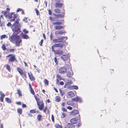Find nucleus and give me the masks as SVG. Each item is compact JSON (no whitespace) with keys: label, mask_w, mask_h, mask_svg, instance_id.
Segmentation results:
<instances>
[{"label":"nucleus","mask_w":128,"mask_h":128,"mask_svg":"<svg viewBox=\"0 0 128 128\" xmlns=\"http://www.w3.org/2000/svg\"><path fill=\"white\" fill-rule=\"evenodd\" d=\"M50 38L51 40H52L53 38V36L52 33H51L50 34Z\"/></svg>","instance_id":"obj_54"},{"label":"nucleus","mask_w":128,"mask_h":128,"mask_svg":"<svg viewBox=\"0 0 128 128\" xmlns=\"http://www.w3.org/2000/svg\"><path fill=\"white\" fill-rule=\"evenodd\" d=\"M72 123H68L67 124V127L69 128H74L75 125Z\"/></svg>","instance_id":"obj_21"},{"label":"nucleus","mask_w":128,"mask_h":128,"mask_svg":"<svg viewBox=\"0 0 128 128\" xmlns=\"http://www.w3.org/2000/svg\"><path fill=\"white\" fill-rule=\"evenodd\" d=\"M62 111L64 112H67L66 110L64 108H62Z\"/></svg>","instance_id":"obj_51"},{"label":"nucleus","mask_w":128,"mask_h":128,"mask_svg":"<svg viewBox=\"0 0 128 128\" xmlns=\"http://www.w3.org/2000/svg\"><path fill=\"white\" fill-rule=\"evenodd\" d=\"M22 42V40L19 36L18 39H16L15 41V45L16 46L18 47L20 46V44Z\"/></svg>","instance_id":"obj_14"},{"label":"nucleus","mask_w":128,"mask_h":128,"mask_svg":"<svg viewBox=\"0 0 128 128\" xmlns=\"http://www.w3.org/2000/svg\"><path fill=\"white\" fill-rule=\"evenodd\" d=\"M43 37L44 38V39L46 40V36H45V34L44 33L43 34Z\"/></svg>","instance_id":"obj_63"},{"label":"nucleus","mask_w":128,"mask_h":128,"mask_svg":"<svg viewBox=\"0 0 128 128\" xmlns=\"http://www.w3.org/2000/svg\"><path fill=\"white\" fill-rule=\"evenodd\" d=\"M54 62L56 63V64L57 65L58 64V62L57 60V58L56 57H55L54 58Z\"/></svg>","instance_id":"obj_43"},{"label":"nucleus","mask_w":128,"mask_h":128,"mask_svg":"<svg viewBox=\"0 0 128 128\" xmlns=\"http://www.w3.org/2000/svg\"><path fill=\"white\" fill-rule=\"evenodd\" d=\"M15 50V49H10L9 50V51L10 52H14V50Z\"/></svg>","instance_id":"obj_52"},{"label":"nucleus","mask_w":128,"mask_h":128,"mask_svg":"<svg viewBox=\"0 0 128 128\" xmlns=\"http://www.w3.org/2000/svg\"><path fill=\"white\" fill-rule=\"evenodd\" d=\"M52 51L54 52L55 54L60 56L62 55L64 53L63 51L60 50L58 49L55 50L54 49L53 50H52Z\"/></svg>","instance_id":"obj_10"},{"label":"nucleus","mask_w":128,"mask_h":128,"mask_svg":"<svg viewBox=\"0 0 128 128\" xmlns=\"http://www.w3.org/2000/svg\"><path fill=\"white\" fill-rule=\"evenodd\" d=\"M20 20V19L19 18H18L16 19L14 23L12 24V26H18L20 27H21V24H19V21Z\"/></svg>","instance_id":"obj_16"},{"label":"nucleus","mask_w":128,"mask_h":128,"mask_svg":"<svg viewBox=\"0 0 128 128\" xmlns=\"http://www.w3.org/2000/svg\"><path fill=\"white\" fill-rule=\"evenodd\" d=\"M78 119L76 118H73L70 120V122L72 124H76L77 122Z\"/></svg>","instance_id":"obj_18"},{"label":"nucleus","mask_w":128,"mask_h":128,"mask_svg":"<svg viewBox=\"0 0 128 128\" xmlns=\"http://www.w3.org/2000/svg\"><path fill=\"white\" fill-rule=\"evenodd\" d=\"M54 13L53 15L57 18H62L64 16L65 12L64 11L61 12L60 10L58 9H55L54 10Z\"/></svg>","instance_id":"obj_2"},{"label":"nucleus","mask_w":128,"mask_h":128,"mask_svg":"<svg viewBox=\"0 0 128 128\" xmlns=\"http://www.w3.org/2000/svg\"><path fill=\"white\" fill-rule=\"evenodd\" d=\"M66 33L65 31L64 30H58L55 32V34L56 36H58L59 35H62Z\"/></svg>","instance_id":"obj_12"},{"label":"nucleus","mask_w":128,"mask_h":128,"mask_svg":"<svg viewBox=\"0 0 128 128\" xmlns=\"http://www.w3.org/2000/svg\"><path fill=\"white\" fill-rule=\"evenodd\" d=\"M50 20L52 22H54L56 21V19L55 18H52L51 16L49 17Z\"/></svg>","instance_id":"obj_36"},{"label":"nucleus","mask_w":128,"mask_h":128,"mask_svg":"<svg viewBox=\"0 0 128 128\" xmlns=\"http://www.w3.org/2000/svg\"><path fill=\"white\" fill-rule=\"evenodd\" d=\"M51 119L52 120V121L53 123L54 122V116L53 114L51 116Z\"/></svg>","instance_id":"obj_44"},{"label":"nucleus","mask_w":128,"mask_h":128,"mask_svg":"<svg viewBox=\"0 0 128 128\" xmlns=\"http://www.w3.org/2000/svg\"><path fill=\"white\" fill-rule=\"evenodd\" d=\"M6 37V35L4 34L1 36L0 37V38L2 40L3 38H5Z\"/></svg>","instance_id":"obj_45"},{"label":"nucleus","mask_w":128,"mask_h":128,"mask_svg":"<svg viewBox=\"0 0 128 128\" xmlns=\"http://www.w3.org/2000/svg\"><path fill=\"white\" fill-rule=\"evenodd\" d=\"M18 113L20 114H22V110L20 108H18L17 110Z\"/></svg>","instance_id":"obj_28"},{"label":"nucleus","mask_w":128,"mask_h":128,"mask_svg":"<svg viewBox=\"0 0 128 128\" xmlns=\"http://www.w3.org/2000/svg\"><path fill=\"white\" fill-rule=\"evenodd\" d=\"M35 10H36V13L37 15H38L39 11L36 9H35Z\"/></svg>","instance_id":"obj_59"},{"label":"nucleus","mask_w":128,"mask_h":128,"mask_svg":"<svg viewBox=\"0 0 128 128\" xmlns=\"http://www.w3.org/2000/svg\"><path fill=\"white\" fill-rule=\"evenodd\" d=\"M28 18L27 17H24V18L23 19V21L25 22H28V20H27Z\"/></svg>","instance_id":"obj_48"},{"label":"nucleus","mask_w":128,"mask_h":128,"mask_svg":"<svg viewBox=\"0 0 128 128\" xmlns=\"http://www.w3.org/2000/svg\"><path fill=\"white\" fill-rule=\"evenodd\" d=\"M31 93L34 96V98L36 100L37 106L38 108L40 110H43L44 106V104L42 100L40 101V99L35 94L34 92L33 89H31L30 90Z\"/></svg>","instance_id":"obj_1"},{"label":"nucleus","mask_w":128,"mask_h":128,"mask_svg":"<svg viewBox=\"0 0 128 128\" xmlns=\"http://www.w3.org/2000/svg\"><path fill=\"white\" fill-rule=\"evenodd\" d=\"M59 91L61 95V96H62L63 95L65 94V92H64L63 90H62L60 89H59Z\"/></svg>","instance_id":"obj_34"},{"label":"nucleus","mask_w":128,"mask_h":128,"mask_svg":"<svg viewBox=\"0 0 128 128\" xmlns=\"http://www.w3.org/2000/svg\"><path fill=\"white\" fill-rule=\"evenodd\" d=\"M22 10V9H21L18 8L17 10H16V12H19L20 11H21Z\"/></svg>","instance_id":"obj_62"},{"label":"nucleus","mask_w":128,"mask_h":128,"mask_svg":"<svg viewBox=\"0 0 128 128\" xmlns=\"http://www.w3.org/2000/svg\"><path fill=\"white\" fill-rule=\"evenodd\" d=\"M56 128H62V126L58 124H56L54 125Z\"/></svg>","instance_id":"obj_30"},{"label":"nucleus","mask_w":128,"mask_h":128,"mask_svg":"<svg viewBox=\"0 0 128 128\" xmlns=\"http://www.w3.org/2000/svg\"><path fill=\"white\" fill-rule=\"evenodd\" d=\"M4 98L3 97H2V96H0V100L1 102H3L4 101Z\"/></svg>","instance_id":"obj_49"},{"label":"nucleus","mask_w":128,"mask_h":128,"mask_svg":"<svg viewBox=\"0 0 128 128\" xmlns=\"http://www.w3.org/2000/svg\"><path fill=\"white\" fill-rule=\"evenodd\" d=\"M23 32L25 34H27L28 33V31L26 30V29H24L23 30Z\"/></svg>","instance_id":"obj_50"},{"label":"nucleus","mask_w":128,"mask_h":128,"mask_svg":"<svg viewBox=\"0 0 128 128\" xmlns=\"http://www.w3.org/2000/svg\"><path fill=\"white\" fill-rule=\"evenodd\" d=\"M71 88L72 89L77 90L78 88L77 86H72L71 87Z\"/></svg>","instance_id":"obj_35"},{"label":"nucleus","mask_w":128,"mask_h":128,"mask_svg":"<svg viewBox=\"0 0 128 128\" xmlns=\"http://www.w3.org/2000/svg\"><path fill=\"white\" fill-rule=\"evenodd\" d=\"M44 107L43 108H44ZM42 110H43V111L45 113H46V110H47V114H50V112L49 111V110L48 109V107L47 106H46L45 108L44 109H43Z\"/></svg>","instance_id":"obj_23"},{"label":"nucleus","mask_w":128,"mask_h":128,"mask_svg":"<svg viewBox=\"0 0 128 128\" xmlns=\"http://www.w3.org/2000/svg\"><path fill=\"white\" fill-rule=\"evenodd\" d=\"M28 116L29 117H32L33 116L32 114L30 113H29L28 114Z\"/></svg>","instance_id":"obj_58"},{"label":"nucleus","mask_w":128,"mask_h":128,"mask_svg":"<svg viewBox=\"0 0 128 128\" xmlns=\"http://www.w3.org/2000/svg\"><path fill=\"white\" fill-rule=\"evenodd\" d=\"M48 12L49 14L50 15H51L52 14V12L50 10H48Z\"/></svg>","instance_id":"obj_55"},{"label":"nucleus","mask_w":128,"mask_h":128,"mask_svg":"<svg viewBox=\"0 0 128 128\" xmlns=\"http://www.w3.org/2000/svg\"><path fill=\"white\" fill-rule=\"evenodd\" d=\"M60 85H63L64 84V82L63 81H61L60 82Z\"/></svg>","instance_id":"obj_60"},{"label":"nucleus","mask_w":128,"mask_h":128,"mask_svg":"<svg viewBox=\"0 0 128 128\" xmlns=\"http://www.w3.org/2000/svg\"><path fill=\"white\" fill-rule=\"evenodd\" d=\"M17 69L22 76L23 78H27L26 72V71L23 72L22 69L19 67H18L17 68Z\"/></svg>","instance_id":"obj_6"},{"label":"nucleus","mask_w":128,"mask_h":128,"mask_svg":"<svg viewBox=\"0 0 128 128\" xmlns=\"http://www.w3.org/2000/svg\"><path fill=\"white\" fill-rule=\"evenodd\" d=\"M5 100L8 103H11L12 102V101L9 98H5Z\"/></svg>","instance_id":"obj_29"},{"label":"nucleus","mask_w":128,"mask_h":128,"mask_svg":"<svg viewBox=\"0 0 128 128\" xmlns=\"http://www.w3.org/2000/svg\"><path fill=\"white\" fill-rule=\"evenodd\" d=\"M6 69L8 70L9 72H10L11 71V68L10 67V66L8 64H6Z\"/></svg>","instance_id":"obj_31"},{"label":"nucleus","mask_w":128,"mask_h":128,"mask_svg":"<svg viewBox=\"0 0 128 128\" xmlns=\"http://www.w3.org/2000/svg\"><path fill=\"white\" fill-rule=\"evenodd\" d=\"M67 69L64 67H61L58 70L59 73L61 74L65 73L67 72Z\"/></svg>","instance_id":"obj_13"},{"label":"nucleus","mask_w":128,"mask_h":128,"mask_svg":"<svg viewBox=\"0 0 128 128\" xmlns=\"http://www.w3.org/2000/svg\"><path fill=\"white\" fill-rule=\"evenodd\" d=\"M6 58L10 57L8 59V62H13L14 61L16 62L17 61V60H16V58L15 55L13 54H9L6 56Z\"/></svg>","instance_id":"obj_5"},{"label":"nucleus","mask_w":128,"mask_h":128,"mask_svg":"<svg viewBox=\"0 0 128 128\" xmlns=\"http://www.w3.org/2000/svg\"><path fill=\"white\" fill-rule=\"evenodd\" d=\"M66 38V39L67 38V37L62 36L59 38L58 39H54L52 41L54 43L61 42H63V40Z\"/></svg>","instance_id":"obj_9"},{"label":"nucleus","mask_w":128,"mask_h":128,"mask_svg":"<svg viewBox=\"0 0 128 128\" xmlns=\"http://www.w3.org/2000/svg\"><path fill=\"white\" fill-rule=\"evenodd\" d=\"M69 57L70 56L68 54L62 55L60 57L64 61L68 60Z\"/></svg>","instance_id":"obj_15"},{"label":"nucleus","mask_w":128,"mask_h":128,"mask_svg":"<svg viewBox=\"0 0 128 128\" xmlns=\"http://www.w3.org/2000/svg\"><path fill=\"white\" fill-rule=\"evenodd\" d=\"M16 104H17L20 105L21 104V102H16Z\"/></svg>","instance_id":"obj_64"},{"label":"nucleus","mask_w":128,"mask_h":128,"mask_svg":"<svg viewBox=\"0 0 128 128\" xmlns=\"http://www.w3.org/2000/svg\"><path fill=\"white\" fill-rule=\"evenodd\" d=\"M19 36V35L18 36L15 34L12 35L9 38V40L10 42L13 43H14L16 40L18 39Z\"/></svg>","instance_id":"obj_8"},{"label":"nucleus","mask_w":128,"mask_h":128,"mask_svg":"<svg viewBox=\"0 0 128 128\" xmlns=\"http://www.w3.org/2000/svg\"><path fill=\"white\" fill-rule=\"evenodd\" d=\"M57 79L56 81L57 83H58L59 82V80H62V78L61 75L58 74L56 75Z\"/></svg>","instance_id":"obj_22"},{"label":"nucleus","mask_w":128,"mask_h":128,"mask_svg":"<svg viewBox=\"0 0 128 128\" xmlns=\"http://www.w3.org/2000/svg\"><path fill=\"white\" fill-rule=\"evenodd\" d=\"M66 114L64 112L62 113V115L61 116V118H64L66 117Z\"/></svg>","instance_id":"obj_42"},{"label":"nucleus","mask_w":128,"mask_h":128,"mask_svg":"<svg viewBox=\"0 0 128 128\" xmlns=\"http://www.w3.org/2000/svg\"><path fill=\"white\" fill-rule=\"evenodd\" d=\"M6 25L8 26L9 27L10 26H12V24H11L10 22H8V24H7Z\"/></svg>","instance_id":"obj_53"},{"label":"nucleus","mask_w":128,"mask_h":128,"mask_svg":"<svg viewBox=\"0 0 128 128\" xmlns=\"http://www.w3.org/2000/svg\"><path fill=\"white\" fill-rule=\"evenodd\" d=\"M67 83L68 84H72V81L71 80H68Z\"/></svg>","instance_id":"obj_46"},{"label":"nucleus","mask_w":128,"mask_h":128,"mask_svg":"<svg viewBox=\"0 0 128 128\" xmlns=\"http://www.w3.org/2000/svg\"><path fill=\"white\" fill-rule=\"evenodd\" d=\"M66 76L68 77H70L72 76V75L70 72H67Z\"/></svg>","instance_id":"obj_38"},{"label":"nucleus","mask_w":128,"mask_h":128,"mask_svg":"<svg viewBox=\"0 0 128 128\" xmlns=\"http://www.w3.org/2000/svg\"><path fill=\"white\" fill-rule=\"evenodd\" d=\"M71 101H67L66 102L67 104L68 105H70L73 106L74 108H75L76 106V105L74 103H71Z\"/></svg>","instance_id":"obj_25"},{"label":"nucleus","mask_w":128,"mask_h":128,"mask_svg":"<svg viewBox=\"0 0 128 128\" xmlns=\"http://www.w3.org/2000/svg\"><path fill=\"white\" fill-rule=\"evenodd\" d=\"M30 112L31 113H36V110L35 109H32L30 110Z\"/></svg>","instance_id":"obj_40"},{"label":"nucleus","mask_w":128,"mask_h":128,"mask_svg":"<svg viewBox=\"0 0 128 128\" xmlns=\"http://www.w3.org/2000/svg\"><path fill=\"white\" fill-rule=\"evenodd\" d=\"M20 27L18 26H12V28L13 32V34H14L17 35L20 32Z\"/></svg>","instance_id":"obj_4"},{"label":"nucleus","mask_w":128,"mask_h":128,"mask_svg":"<svg viewBox=\"0 0 128 128\" xmlns=\"http://www.w3.org/2000/svg\"><path fill=\"white\" fill-rule=\"evenodd\" d=\"M17 91L19 97H21L22 96V95L21 90L20 89H18L17 90Z\"/></svg>","instance_id":"obj_27"},{"label":"nucleus","mask_w":128,"mask_h":128,"mask_svg":"<svg viewBox=\"0 0 128 128\" xmlns=\"http://www.w3.org/2000/svg\"><path fill=\"white\" fill-rule=\"evenodd\" d=\"M65 102H64L62 103L61 105L63 107H64L65 106Z\"/></svg>","instance_id":"obj_57"},{"label":"nucleus","mask_w":128,"mask_h":128,"mask_svg":"<svg viewBox=\"0 0 128 128\" xmlns=\"http://www.w3.org/2000/svg\"><path fill=\"white\" fill-rule=\"evenodd\" d=\"M63 5L62 3L56 2L55 4V6L56 8H60L62 7Z\"/></svg>","instance_id":"obj_20"},{"label":"nucleus","mask_w":128,"mask_h":128,"mask_svg":"<svg viewBox=\"0 0 128 128\" xmlns=\"http://www.w3.org/2000/svg\"><path fill=\"white\" fill-rule=\"evenodd\" d=\"M37 119L39 121L42 120V115L40 114L38 115L37 117Z\"/></svg>","instance_id":"obj_24"},{"label":"nucleus","mask_w":128,"mask_h":128,"mask_svg":"<svg viewBox=\"0 0 128 128\" xmlns=\"http://www.w3.org/2000/svg\"><path fill=\"white\" fill-rule=\"evenodd\" d=\"M78 97L72 98V101H74L77 102L78 101Z\"/></svg>","instance_id":"obj_37"},{"label":"nucleus","mask_w":128,"mask_h":128,"mask_svg":"<svg viewBox=\"0 0 128 128\" xmlns=\"http://www.w3.org/2000/svg\"><path fill=\"white\" fill-rule=\"evenodd\" d=\"M44 83L47 86H48L49 84V82L48 80L46 79H45L44 81Z\"/></svg>","instance_id":"obj_33"},{"label":"nucleus","mask_w":128,"mask_h":128,"mask_svg":"<svg viewBox=\"0 0 128 128\" xmlns=\"http://www.w3.org/2000/svg\"><path fill=\"white\" fill-rule=\"evenodd\" d=\"M67 108L70 110H72V107L70 106H68L67 107Z\"/></svg>","instance_id":"obj_56"},{"label":"nucleus","mask_w":128,"mask_h":128,"mask_svg":"<svg viewBox=\"0 0 128 128\" xmlns=\"http://www.w3.org/2000/svg\"><path fill=\"white\" fill-rule=\"evenodd\" d=\"M2 49L4 51H5V50H6V46L4 44L2 45Z\"/></svg>","instance_id":"obj_41"},{"label":"nucleus","mask_w":128,"mask_h":128,"mask_svg":"<svg viewBox=\"0 0 128 128\" xmlns=\"http://www.w3.org/2000/svg\"><path fill=\"white\" fill-rule=\"evenodd\" d=\"M8 17L9 19L13 18L10 20V21L11 22L15 20V19L17 18V16L15 12H11L8 15Z\"/></svg>","instance_id":"obj_7"},{"label":"nucleus","mask_w":128,"mask_h":128,"mask_svg":"<svg viewBox=\"0 0 128 128\" xmlns=\"http://www.w3.org/2000/svg\"><path fill=\"white\" fill-rule=\"evenodd\" d=\"M55 100L56 102H58L61 100V98L59 96H56L55 97Z\"/></svg>","instance_id":"obj_26"},{"label":"nucleus","mask_w":128,"mask_h":128,"mask_svg":"<svg viewBox=\"0 0 128 128\" xmlns=\"http://www.w3.org/2000/svg\"><path fill=\"white\" fill-rule=\"evenodd\" d=\"M79 113V112L78 110H74L71 112H70V114L71 115L75 116L78 114Z\"/></svg>","instance_id":"obj_19"},{"label":"nucleus","mask_w":128,"mask_h":128,"mask_svg":"<svg viewBox=\"0 0 128 128\" xmlns=\"http://www.w3.org/2000/svg\"><path fill=\"white\" fill-rule=\"evenodd\" d=\"M30 72V73L29 72L28 73V74L29 78L31 81H34L35 80V78L33 76L32 74V73Z\"/></svg>","instance_id":"obj_17"},{"label":"nucleus","mask_w":128,"mask_h":128,"mask_svg":"<svg viewBox=\"0 0 128 128\" xmlns=\"http://www.w3.org/2000/svg\"><path fill=\"white\" fill-rule=\"evenodd\" d=\"M64 46V44H63L58 43L57 44H55L52 46V50H54V48L55 47H60L61 48H62V47Z\"/></svg>","instance_id":"obj_11"},{"label":"nucleus","mask_w":128,"mask_h":128,"mask_svg":"<svg viewBox=\"0 0 128 128\" xmlns=\"http://www.w3.org/2000/svg\"><path fill=\"white\" fill-rule=\"evenodd\" d=\"M43 40L42 39L39 42V44L40 46H42V44L43 43Z\"/></svg>","instance_id":"obj_47"},{"label":"nucleus","mask_w":128,"mask_h":128,"mask_svg":"<svg viewBox=\"0 0 128 128\" xmlns=\"http://www.w3.org/2000/svg\"><path fill=\"white\" fill-rule=\"evenodd\" d=\"M22 37L24 39H28L29 38L28 36L26 34H23L22 35Z\"/></svg>","instance_id":"obj_32"},{"label":"nucleus","mask_w":128,"mask_h":128,"mask_svg":"<svg viewBox=\"0 0 128 128\" xmlns=\"http://www.w3.org/2000/svg\"><path fill=\"white\" fill-rule=\"evenodd\" d=\"M52 24L53 25H55L54 28L55 30H59L64 28V27L63 26L59 25L62 24V23L61 22H53Z\"/></svg>","instance_id":"obj_3"},{"label":"nucleus","mask_w":128,"mask_h":128,"mask_svg":"<svg viewBox=\"0 0 128 128\" xmlns=\"http://www.w3.org/2000/svg\"><path fill=\"white\" fill-rule=\"evenodd\" d=\"M2 13L4 14V16L6 17H7L8 16L7 15V12L6 11H3L2 12Z\"/></svg>","instance_id":"obj_39"},{"label":"nucleus","mask_w":128,"mask_h":128,"mask_svg":"<svg viewBox=\"0 0 128 128\" xmlns=\"http://www.w3.org/2000/svg\"><path fill=\"white\" fill-rule=\"evenodd\" d=\"M82 100L79 98H78V101L79 102H82Z\"/></svg>","instance_id":"obj_61"}]
</instances>
